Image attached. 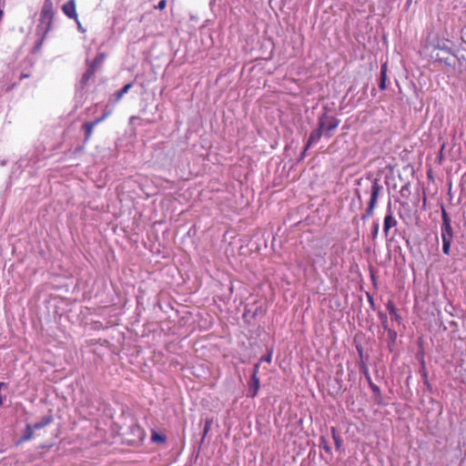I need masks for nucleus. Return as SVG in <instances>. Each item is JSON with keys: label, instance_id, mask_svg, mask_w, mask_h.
<instances>
[{"label": "nucleus", "instance_id": "obj_1", "mask_svg": "<svg viewBox=\"0 0 466 466\" xmlns=\"http://www.w3.org/2000/svg\"><path fill=\"white\" fill-rule=\"evenodd\" d=\"M441 240H442V251L445 255H450L451 245L453 240V229L451 227V219L448 215L445 208L441 205Z\"/></svg>", "mask_w": 466, "mask_h": 466}, {"label": "nucleus", "instance_id": "obj_2", "mask_svg": "<svg viewBox=\"0 0 466 466\" xmlns=\"http://www.w3.org/2000/svg\"><path fill=\"white\" fill-rule=\"evenodd\" d=\"M54 17V6L52 0H45L40 14L38 30H43L46 35L52 27Z\"/></svg>", "mask_w": 466, "mask_h": 466}, {"label": "nucleus", "instance_id": "obj_3", "mask_svg": "<svg viewBox=\"0 0 466 466\" xmlns=\"http://www.w3.org/2000/svg\"><path fill=\"white\" fill-rule=\"evenodd\" d=\"M382 189V187L380 185L378 178H373L370 180V198L368 204V208L366 209L365 214L362 216V219L365 220L373 215L375 207L378 202L379 195Z\"/></svg>", "mask_w": 466, "mask_h": 466}, {"label": "nucleus", "instance_id": "obj_4", "mask_svg": "<svg viewBox=\"0 0 466 466\" xmlns=\"http://www.w3.org/2000/svg\"><path fill=\"white\" fill-rule=\"evenodd\" d=\"M339 120L333 116L323 115L319 118L318 126L323 130L326 137H332V132L338 127Z\"/></svg>", "mask_w": 466, "mask_h": 466}, {"label": "nucleus", "instance_id": "obj_5", "mask_svg": "<svg viewBox=\"0 0 466 466\" xmlns=\"http://www.w3.org/2000/svg\"><path fill=\"white\" fill-rule=\"evenodd\" d=\"M150 442L156 444L159 448L166 446L167 435L164 431L151 430Z\"/></svg>", "mask_w": 466, "mask_h": 466}, {"label": "nucleus", "instance_id": "obj_6", "mask_svg": "<svg viewBox=\"0 0 466 466\" xmlns=\"http://www.w3.org/2000/svg\"><path fill=\"white\" fill-rule=\"evenodd\" d=\"M455 55L453 53H450L446 55L445 53L437 52L435 55V61L443 64L446 66L453 67L455 66Z\"/></svg>", "mask_w": 466, "mask_h": 466}, {"label": "nucleus", "instance_id": "obj_7", "mask_svg": "<svg viewBox=\"0 0 466 466\" xmlns=\"http://www.w3.org/2000/svg\"><path fill=\"white\" fill-rule=\"evenodd\" d=\"M131 86V84H127L120 90H118L113 96H111L108 99L106 109L109 108V106L114 107L116 104L123 97V96L129 91Z\"/></svg>", "mask_w": 466, "mask_h": 466}, {"label": "nucleus", "instance_id": "obj_8", "mask_svg": "<svg viewBox=\"0 0 466 466\" xmlns=\"http://www.w3.org/2000/svg\"><path fill=\"white\" fill-rule=\"evenodd\" d=\"M323 134H324L323 130L320 128L319 126H318V128H316L315 130H313L310 133L308 142H307L305 148L302 152L303 156L305 155L306 151L311 147L312 144L317 143L320 139V137Z\"/></svg>", "mask_w": 466, "mask_h": 466}, {"label": "nucleus", "instance_id": "obj_9", "mask_svg": "<svg viewBox=\"0 0 466 466\" xmlns=\"http://www.w3.org/2000/svg\"><path fill=\"white\" fill-rule=\"evenodd\" d=\"M64 14L69 17L76 20L77 14L76 10V0H69L62 6Z\"/></svg>", "mask_w": 466, "mask_h": 466}, {"label": "nucleus", "instance_id": "obj_10", "mask_svg": "<svg viewBox=\"0 0 466 466\" xmlns=\"http://www.w3.org/2000/svg\"><path fill=\"white\" fill-rule=\"evenodd\" d=\"M260 388V381L258 376H251L250 380L248 381V395L251 398H254L258 395V392Z\"/></svg>", "mask_w": 466, "mask_h": 466}, {"label": "nucleus", "instance_id": "obj_11", "mask_svg": "<svg viewBox=\"0 0 466 466\" xmlns=\"http://www.w3.org/2000/svg\"><path fill=\"white\" fill-rule=\"evenodd\" d=\"M396 226H397L396 218L393 217L391 212H389L385 216L384 222H383V231H384L385 236H388L390 229Z\"/></svg>", "mask_w": 466, "mask_h": 466}, {"label": "nucleus", "instance_id": "obj_12", "mask_svg": "<svg viewBox=\"0 0 466 466\" xmlns=\"http://www.w3.org/2000/svg\"><path fill=\"white\" fill-rule=\"evenodd\" d=\"M100 122H101V119H96L95 121L86 122L83 125V129H84L85 135H86V140H88L90 138V137L92 136L94 127Z\"/></svg>", "mask_w": 466, "mask_h": 466}, {"label": "nucleus", "instance_id": "obj_13", "mask_svg": "<svg viewBox=\"0 0 466 466\" xmlns=\"http://www.w3.org/2000/svg\"><path fill=\"white\" fill-rule=\"evenodd\" d=\"M387 71H388V66L386 63H384L383 65H381V67H380V84H379V87L380 90H385L387 88V86H386Z\"/></svg>", "mask_w": 466, "mask_h": 466}, {"label": "nucleus", "instance_id": "obj_14", "mask_svg": "<svg viewBox=\"0 0 466 466\" xmlns=\"http://www.w3.org/2000/svg\"><path fill=\"white\" fill-rule=\"evenodd\" d=\"M53 421V416L47 415L42 418L38 422L35 423L33 426L35 431L43 429L44 427L49 425Z\"/></svg>", "mask_w": 466, "mask_h": 466}, {"label": "nucleus", "instance_id": "obj_15", "mask_svg": "<svg viewBox=\"0 0 466 466\" xmlns=\"http://www.w3.org/2000/svg\"><path fill=\"white\" fill-rule=\"evenodd\" d=\"M96 71V70L94 69V66H88L86 71L84 73L82 79H81V83L83 86H86L87 84L89 79L95 75Z\"/></svg>", "mask_w": 466, "mask_h": 466}, {"label": "nucleus", "instance_id": "obj_16", "mask_svg": "<svg viewBox=\"0 0 466 466\" xmlns=\"http://www.w3.org/2000/svg\"><path fill=\"white\" fill-rule=\"evenodd\" d=\"M106 56L104 53H99L95 57V59L88 65L89 66H94V69L96 70L99 66H101L105 61Z\"/></svg>", "mask_w": 466, "mask_h": 466}, {"label": "nucleus", "instance_id": "obj_17", "mask_svg": "<svg viewBox=\"0 0 466 466\" xmlns=\"http://www.w3.org/2000/svg\"><path fill=\"white\" fill-rule=\"evenodd\" d=\"M450 41L449 40H444L441 44L439 43L436 46H435V50H437L438 52H441V53H445L446 55H449L450 53H452L451 52V49L450 48V46H448V43Z\"/></svg>", "mask_w": 466, "mask_h": 466}, {"label": "nucleus", "instance_id": "obj_18", "mask_svg": "<svg viewBox=\"0 0 466 466\" xmlns=\"http://www.w3.org/2000/svg\"><path fill=\"white\" fill-rule=\"evenodd\" d=\"M34 431L35 430L33 426L28 424L25 430L24 435L21 438V441H26L31 440L33 438Z\"/></svg>", "mask_w": 466, "mask_h": 466}, {"label": "nucleus", "instance_id": "obj_19", "mask_svg": "<svg viewBox=\"0 0 466 466\" xmlns=\"http://www.w3.org/2000/svg\"><path fill=\"white\" fill-rule=\"evenodd\" d=\"M390 318H391V319H392V320H394V321H396V322H398V323H400V322H401L402 318H401V317H400V315L399 314V312H398V309H395L393 311H391V312L390 313Z\"/></svg>", "mask_w": 466, "mask_h": 466}, {"label": "nucleus", "instance_id": "obj_20", "mask_svg": "<svg viewBox=\"0 0 466 466\" xmlns=\"http://www.w3.org/2000/svg\"><path fill=\"white\" fill-rule=\"evenodd\" d=\"M211 424H212V420H206L204 431H203V439L206 437V435L209 431Z\"/></svg>", "mask_w": 466, "mask_h": 466}, {"label": "nucleus", "instance_id": "obj_21", "mask_svg": "<svg viewBox=\"0 0 466 466\" xmlns=\"http://www.w3.org/2000/svg\"><path fill=\"white\" fill-rule=\"evenodd\" d=\"M370 388L376 396H380V389L374 382H370Z\"/></svg>", "mask_w": 466, "mask_h": 466}, {"label": "nucleus", "instance_id": "obj_22", "mask_svg": "<svg viewBox=\"0 0 466 466\" xmlns=\"http://www.w3.org/2000/svg\"><path fill=\"white\" fill-rule=\"evenodd\" d=\"M421 376H422L423 380L425 379H428V372H427L425 362L423 360H421Z\"/></svg>", "mask_w": 466, "mask_h": 466}, {"label": "nucleus", "instance_id": "obj_23", "mask_svg": "<svg viewBox=\"0 0 466 466\" xmlns=\"http://www.w3.org/2000/svg\"><path fill=\"white\" fill-rule=\"evenodd\" d=\"M360 369H361V370H362V372H363V374H364L365 378H367V377L370 376V372H369V369H368V367H367V366H366V364H364L363 362H361V364H360Z\"/></svg>", "mask_w": 466, "mask_h": 466}, {"label": "nucleus", "instance_id": "obj_24", "mask_svg": "<svg viewBox=\"0 0 466 466\" xmlns=\"http://www.w3.org/2000/svg\"><path fill=\"white\" fill-rule=\"evenodd\" d=\"M386 308H387L389 313H390L391 311H393L396 309V307L394 306V304L391 300L388 301Z\"/></svg>", "mask_w": 466, "mask_h": 466}, {"label": "nucleus", "instance_id": "obj_25", "mask_svg": "<svg viewBox=\"0 0 466 466\" xmlns=\"http://www.w3.org/2000/svg\"><path fill=\"white\" fill-rule=\"evenodd\" d=\"M381 323H382V326L385 329H388L389 327H388V320H387V317L385 315H381Z\"/></svg>", "mask_w": 466, "mask_h": 466}, {"label": "nucleus", "instance_id": "obj_26", "mask_svg": "<svg viewBox=\"0 0 466 466\" xmlns=\"http://www.w3.org/2000/svg\"><path fill=\"white\" fill-rule=\"evenodd\" d=\"M271 357H272V352L270 351L267 356L261 358L259 362H261V361L270 362Z\"/></svg>", "mask_w": 466, "mask_h": 466}, {"label": "nucleus", "instance_id": "obj_27", "mask_svg": "<svg viewBox=\"0 0 466 466\" xmlns=\"http://www.w3.org/2000/svg\"><path fill=\"white\" fill-rule=\"evenodd\" d=\"M141 121L142 120L139 117H137V116H131L130 119H129V123L132 126L135 125L136 122H140L141 123Z\"/></svg>", "mask_w": 466, "mask_h": 466}, {"label": "nucleus", "instance_id": "obj_28", "mask_svg": "<svg viewBox=\"0 0 466 466\" xmlns=\"http://www.w3.org/2000/svg\"><path fill=\"white\" fill-rule=\"evenodd\" d=\"M167 5L166 0H161L158 5L156 6V8H158L160 10L164 9Z\"/></svg>", "mask_w": 466, "mask_h": 466}, {"label": "nucleus", "instance_id": "obj_29", "mask_svg": "<svg viewBox=\"0 0 466 466\" xmlns=\"http://www.w3.org/2000/svg\"><path fill=\"white\" fill-rule=\"evenodd\" d=\"M258 371H259V362L255 364L252 376H255V375L258 376Z\"/></svg>", "mask_w": 466, "mask_h": 466}, {"label": "nucleus", "instance_id": "obj_30", "mask_svg": "<svg viewBox=\"0 0 466 466\" xmlns=\"http://www.w3.org/2000/svg\"><path fill=\"white\" fill-rule=\"evenodd\" d=\"M110 109H108L101 117H99L98 119H101V121H103L112 111V108L111 106H109Z\"/></svg>", "mask_w": 466, "mask_h": 466}, {"label": "nucleus", "instance_id": "obj_31", "mask_svg": "<svg viewBox=\"0 0 466 466\" xmlns=\"http://www.w3.org/2000/svg\"><path fill=\"white\" fill-rule=\"evenodd\" d=\"M110 109H108L101 117H99L98 119H101V121H103L112 111V108L111 106H109Z\"/></svg>", "mask_w": 466, "mask_h": 466}, {"label": "nucleus", "instance_id": "obj_32", "mask_svg": "<svg viewBox=\"0 0 466 466\" xmlns=\"http://www.w3.org/2000/svg\"><path fill=\"white\" fill-rule=\"evenodd\" d=\"M378 231H379V224H378V223H375V224H374L373 233H372L374 238L377 236Z\"/></svg>", "mask_w": 466, "mask_h": 466}, {"label": "nucleus", "instance_id": "obj_33", "mask_svg": "<svg viewBox=\"0 0 466 466\" xmlns=\"http://www.w3.org/2000/svg\"><path fill=\"white\" fill-rule=\"evenodd\" d=\"M76 24H77V29H78L80 32H82V33L86 32V30L82 27V25H81V24H80V22L78 21V19H77V18H76Z\"/></svg>", "mask_w": 466, "mask_h": 466}, {"label": "nucleus", "instance_id": "obj_34", "mask_svg": "<svg viewBox=\"0 0 466 466\" xmlns=\"http://www.w3.org/2000/svg\"><path fill=\"white\" fill-rule=\"evenodd\" d=\"M423 383H424L425 387H426L429 390H431V384H430V382H429V380H428V379H425V380H423Z\"/></svg>", "mask_w": 466, "mask_h": 466}, {"label": "nucleus", "instance_id": "obj_35", "mask_svg": "<svg viewBox=\"0 0 466 466\" xmlns=\"http://www.w3.org/2000/svg\"><path fill=\"white\" fill-rule=\"evenodd\" d=\"M366 380H367V381L369 383V386L370 385V382H373L371 378H370V376L367 377Z\"/></svg>", "mask_w": 466, "mask_h": 466}, {"label": "nucleus", "instance_id": "obj_36", "mask_svg": "<svg viewBox=\"0 0 466 466\" xmlns=\"http://www.w3.org/2000/svg\"><path fill=\"white\" fill-rule=\"evenodd\" d=\"M4 15V11L0 8V21L2 20Z\"/></svg>", "mask_w": 466, "mask_h": 466}, {"label": "nucleus", "instance_id": "obj_37", "mask_svg": "<svg viewBox=\"0 0 466 466\" xmlns=\"http://www.w3.org/2000/svg\"><path fill=\"white\" fill-rule=\"evenodd\" d=\"M5 386H6V384H5V383H4V382H0V390H1L3 387H5Z\"/></svg>", "mask_w": 466, "mask_h": 466}, {"label": "nucleus", "instance_id": "obj_38", "mask_svg": "<svg viewBox=\"0 0 466 466\" xmlns=\"http://www.w3.org/2000/svg\"><path fill=\"white\" fill-rule=\"evenodd\" d=\"M335 441H336V445H337V447L339 448V440H337V439H335Z\"/></svg>", "mask_w": 466, "mask_h": 466}, {"label": "nucleus", "instance_id": "obj_39", "mask_svg": "<svg viewBox=\"0 0 466 466\" xmlns=\"http://www.w3.org/2000/svg\"><path fill=\"white\" fill-rule=\"evenodd\" d=\"M358 351H359L360 355L361 356L362 355V349H359L358 348Z\"/></svg>", "mask_w": 466, "mask_h": 466}, {"label": "nucleus", "instance_id": "obj_40", "mask_svg": "<svg viewBox=\"0 0 466 466\" xmlns=\"http://www.w3.org/2000/svg\"><path fill=\"white\" fill-rule=\"evenodd\" d=\"M356 194H357V196H358V198H360V192H359V191H357V192H356Z\"/></svg>", "mask_w": 466, "mask_h": 466}, {"label": "nucleus", "instance_id": "obj_41", "mask_svg": "<svg viewBox=\"0 0 466 466\" xmlns=\"http://www.w3.org/2000/svg\"><path fill=\"white\" fill-rule=\"evenodd\" d=\"M325 450H326L327 451H329V447H325Z\"/></svg>", "mask_w": 466, "mask_h": 466}]
</instances>
